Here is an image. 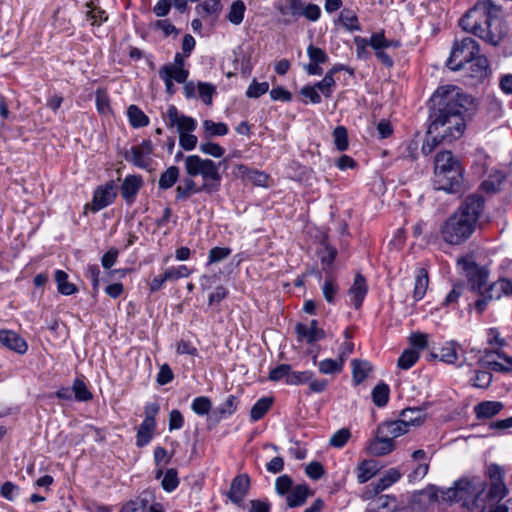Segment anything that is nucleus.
<instances>
[{
    "label": "nucleus",
    "instance_id": "obj_1",
    "mask_svg": "<svg viewBox=\"0 0 512 512\" xmlns=\"http://www.w3.org/2000/svg\"><path fill=\"white\" fill-rule=\"evenodd\" d=\"M438 106L429 125V133L442 136L446 142L460 139L466 129L465 113L472 104V97L453 85L439 87L432 96Z\"/></svg>",
    "mask_w": 512,
    "mask_h": 512
},
{
    "label": "nucleus",
    "instance_id": "obj_2",
    "mask_svg": "<svg viewBox=\"0 0 512 512\" xmlns=\"http://www.w3.org/2000/svg\"><path fill=\"white\" fill-rule=\"evenodd\" d=\"M461 28L491 45H497L507 34L502 9L491 0L478 1L460 19Z\"/></svg>",
    "mask_w": 512,
    "mask_h": 512
},
{
    "label": "nucleus",
    "instance_id": "obj_3",
    "mask_svg": "<svg viewBox=\"0 0 512 512\" xmlns=\"http://www.w3.org/2000/svg\"><path fill=\"white\" fill-rule=\"evenodd\" d=\"M484 198L472 194L441 225L440 235L450 245H460L474 233L484 211Z\"/></svg>",
    "mask_w": 512,
    "mask_h": 512
},
{
    "label": "nucleus",
    "instance_id": "obj_4",
    "mask_svg": "<svg viewBox=\"0 0 512 512\" xmlns=\"http://www.w3.org/2000/svg\"><path fill=\"white\" fill-rule=\"evenodd\" d=\"M463 169L451 151H441L435 155L433 185L437 190L448 193L460 191L463 183Z\"/></svg>",
    "mask_w": 512,
    "mask_h": 512
},
{
    "label": "nucleus",
    "instance_id": "obj_5",
    "mask_svg": "<svg viewBox=\"0 0 512 512\" xmlns=\"http://www.w3.org/2000/svg\"><path fill=\"white\" fill-rule=\"evenodd\" d=\"M166 125L169 128L176 127L179 133V145L186 151H191L197 146L198 139L192 134L197 127L194 118L180 114L174 105H170L166 111Z\"/></svg>",
    "mask_w": 512,
    "mask_h": 512
},
{
    "label": "nucleus",
    "instance_id": "obj_6",
    "mask_svg": "<svg viewBox=\"0 0 512 512\" xmlns=\"http://www.w3.org/2000/svg\"><path fill=\"white\" fill-rule=\"evenodd\" d=\"M185 171L188 176H201L203 183L215 186V192L219 190L221 175L219 165L208 158H201L199 155H189L184 159Z\"/></svg>",
    "mask_w": 512,
    "mask_h": 512
},
{
    "label": "nucleus",
    "instance_id": "obj_7",
    "mask_svg": "<svg viewBox=\"0 0 512 512\" xmlns=\"http://www.w3.org/2000/svg\"><path fill=\"white\" fill-rule=\"evenodd\" d=\"M479 52V44L473 38L465 37L460 41L456 40L447 60V66L453 71L461 70L465 64L474 60Z\"/></svg>",
    "mask_w": 512,
    "mask_h": 512
},
{
    "label": "nucleus",
    "instance_id": "obj_8",
    "mask_svg": "<svg viewBox=\"0 0 512 512\" xmlns=\"http://www.w3.org/2000/svg\"><path fill=\"white\" fill-rule=\"evenodd\" d=\"M153 144L151 140H143L140 144L132 146L124 154V158L134 166L147 169L152 163Z\"/></svg>",
    "mask_w": 512,
    "mask_h": 512
},
{
    "label": "nucleus",
    "instance_id": "obj_9",
    "mask_svg": "<svg viewBox=\"0 0 512 512\" xmlns=\"http://www.w3.org/2000/svg\"><path fill=\"white\" fill-rule=\"evenodd\" d=\"M194 177H186L182 180L181 184H179L176 188V200H187L193 194L206 192L213 193L215 192V186L208 185V183H202L201 186H197L196 182L193 179Z\"/></svg>",
    "mask_w": 512,
    "mask_h": 512
},
{
    "label": "nucleus",
    "instance_id": "obj_10",
    "mask_svg": "<svg viewBox=\"0 0 512 512\" xmlns=\"http://www.w3.org/2000/svg\"><path fill=\"white\" fill-rule=\"evenodd\" d=\"M0 343L10 351L23 355L28 350V343L17 332L8 329L0 330Z\"/></svg>",
    "mask_w": 512,
    "mask_h": 512
},
{
    "label": "nucleus",
    "instance_id": "obj_11",
    "mask_svg": "<svg viewBox=\"0 0 512 512\" xmlns=\"http://www.w3.org/2000/svg\"><path fill=\"white\" fill-rule=\"evenodd\" d=\"M116 197L114 183L109 182L104 186L98 187L93 195L91 210L97 212L110 205Z\"/></svg>",
    "mask_w": 512,
    "mask_h": 512
},
{
    "label": "nucleus",
    "instance_id": "obj_12",
    "mask_svg": "<svg viewBox=\"0 0 512 512\" xmlns=\"http://www.w3.org/2000/svg\"><path fill=\"white\" fill-rule=\"evenodd\" d=\"M438 491L435 485H428L425 489L413 494L411 507L413 510L423 511L435 503Z\"/></svg>",
    "mask_w": 512,
    "mask_h": 512
},
{
    "label": "nucleus",
    "instance_id": "obj_13",
    "mask_svg": "<svg viewBox=\"0 0 512 512\" xmlns=\"http://www.w3.org/2000/svg\"><path fill=\"white\" fill-rule=\"evenodd\" d=\"M507 494V488L505 486V482H490V487L488 492L484 495L483 491L477 493L473 499L474 504L477 507L485 508V499L488 501L495 502L503 499Z\"/></svg>",
    "mask_w": 512,
    "mask_h": 512
},
{
    "label": "nucleus",
    "instance_id": "obj_14",
    "mask_svg": "<svg viewBox=\"0 0 512 512\" xmlns=\"http://www.w3.org/2000/svg\"><path fill=\"white\" fill-rule=\"evenodd\" d=\"M149 407H146V416L143 422L140 424L137 436H136V445L138 447H143L147 445L153 437L156 422L153 415L148 412Z\"/></svg>",
    "mask_w": 512,
    "mask_h": 512
},
{
    "label": "nucleus",
    "instance_id": "obj_15",
    "mask_svg": "<svg viewBox=\"0 0 512 512\" xmlns=\"http://www.w3.org/2000/svg\"><path fill=\"white\" fill-rule=\"evenodd\" d=\"M317 324L318 322L315 319L310 322L309 326L298 323L295 328L298 337L300 339H305L308 343H313L323 339L325 337V332L323 329L318 328Z\"/></svg>",
    "mask_w": 512,
    "mask_h": 512
},
{
    "label": "nucleus",
    "instance_id": "obj_16",
    "mask_svg": "<svg viewBox=\"0 0 512 512\" xmlns=\"http://www.w3.org/2000/svg\"><path fill=\"white\" fill-rule=\"evenodd\" d=\"M142 178L137 175H128L121 184V195L124 200L131 204L142 186Z\"/></svg>",
    "mask_w": 512,
    "mask_h": 512
},
{
    "label": "nucleus",
    "instance_id": "obj_17",
    "mask_svg": "<svg viewBox=\"0 0 512 512\" xmlns=\"http://www.w3.org/2000/svg\"><path fill=\"white\" fill-rule=\"evenodd\" d=\"M368 288L365 278L361 274H356L354 282L349 289L351 302L356 309H359L367 294Z\"/></svg>",
    "mask_w": 512,
    "mask_h": 512
},
{
    "label": "nucleus",
    "instance_id": "obj_18",
    "mask_svg": "<svg viewBox=\"0 0 512 512\" xmlns=\"http://www.w3.org/2000/svg\"><path fill=\"white\" fill-rule=\"evenodd\" d=\"M394 449V441L387 436L379 435L371 440L367 446V450L374 456H383L389 454Z\"/></svg>",
    "mask_w": 512,
    "mask_h": 512
},
{
    "label": "nucleus",
    "instance_id": "obj_19",
    "mask_svg": "<svg viewBox=\"0 0 512 512\" xmlns=\"http://www.w3.org/2000/svg\"><path fill=\"white\" fill-rule=\"evenodd\" d=\"M409 429L400 419L385 421L378 426V434L394 439L407 433Z\"/></svg>",
    "mask_w": 512,
    "mask_h": 512
},
{
    "label": "nucleus",
    "instance_id": "obj_20",
    "mask_svg": "<svg viewBox=\"0 0 512 512\" xmlns=\"http://www.w3.org/2000/svg\"><path fill=\"white\" fill-rule=\"evenodd\" d=\"M504 405L499 401H483L474 407L477 419H489L497 415Z\"/></svg>",
    "mask_w": 512,
    "mask_h": 512
},
{
    "label": "nucleus",
    "instance_id": "obj_21",
    "mask_svg": "<svg viewBox=\"0 0 512 512\" xmlns=\"http://www.w3.org/2000/svg\"><path fill=\"white\" fill-rule=\"evenodd\" d=\"M249 488L250 482H231L225 495L233 504L239 505L245 499Z\"/></svg>",
    "mask_w": 512,
    "mask_h": 512
},
{
    "label": "nucleus",
    "instance_id": "obj_22",
    "mask_svg": "<svg viewBox=\"0 0 512 512\" xmlns=\"http://www.w3.org/2000/svg\"><path fill=\"white\" fill-rule=\"evenodd\" d=\"M424 411L420 408H406L400 414V420L405 426L410 427L419 426L424 421Z\"/></svg>",
    "mask_w": 512,
    "mask_h": 512
},
{
    "label": "nucleus",
    "instance_id": "obj_23",
    "mask_svg": "<svg viewBox=\"0 0 512 512\" xmlns=\"http://www.w3.org/2000/svg\"><path fill=\"white\" fill-rule=\"evenodd\" d=\"M429 284L428 272L424 268L417 269L415 277V285L413 291V298L415 301L423 299L426 294Z\"/></svg>",
    "mask_w": 512,
    "mask_h": 512
},
{
    "label": "nucleus",
    "instance_id": "obj_24",
    "mask_svg": "<svg viewBox=\"0 0 512 512\" xmlns=\"http://www.w3.org/2000/svg\"><path fill=\"white\" fill-rule=\"evenodd\" d=\"M309 495V489L305 484L297 485L287 495V505L289 507H298L305 503Z\"/></svg>",
    "mask_w": 512,
    "mask_h": 512
},
{
    "label": "nucleus",
    "instance_id": "obj_25",
    "mask_svg": "<svg viewBox=\"0 0 512 512\" xmlns=\"http://www.w3.org/2000/svg\"><path fill=\"white\" fill-rule=\"evenodd\" d=\"M380 471L379 463L375 460H364L357 467L358 480H370Z\"/></svg>",
    "mask_w": 512,
    "mask_h": 512
},
{
    "label": "nucleus",
    "instance_id": "obj_26",
    "mask_svg": "<svg viewBox=\"0 0 512 512\" xmlns=\"http://www.w3.org/2000/svg\"><path fill=\"white\" fill-rule=\"evenodd\" d=\"M372 371V366L368 361L354 359L352 361V378L355 385L362 383Z\"/></svg>",
    "mask_w": 512,
    "mask_h": 512
},
{
    "label": "nucleus",
    "instance_id": "obj_27",
    "mask_svg": "<svg viewBox=\"0 0 512 512\" xmlns=\"http://www.w3.org/2000/svg\"><path fill=\"white\" fill-rule=\"evenodd\" d=\"M470 63V72L473 78L483 79L488 75L489 62L485 56L479 54Z\"/></svg>",
    "mask_w": 512,
    "mask_h": 512
},
{
    "label": "nucleus",
    "instance_id": "obj_28",
    "mask_svg": "<svg viewBox=\"0 0 512 512\" xmlns=\"http://www.w3.org/2000/svg\"><path fill=\"white\" fill-rule=\"evenodd\" d=\"M55 281L57 283L59 293L63 295H72L78 291L75 284L68 281L67 273L62 270H56Z\"/></svg>",
    "mask_w": 512,
    "mask_h": 512
},
{
    "label": "nucleus",
    "instance_id": "obj_29",
    "mask_svg": "<svg viewBox=\"0 0 512 512\" xmlns=\"http://www.w3.org/2000/svg\"><path fill=\"white\" fill-rule=\"evenodd\" d=\"M245 11L246 6L242 0L233 1L227 15L228 21L233 25H240L243 22Z\"/></svg>",
    "mask_w": 512,
    "mask_h": 512
},
{
    "label": "nucleus",
    "instance_id": "obj_30",
    "mask_svg": "<svg viewBox=\"0 0 512 512\" xmlns=\"http://www.w3.org/2000/svg\"><path fill=\"white\" fill-rule=\"evenodd\" d=\"M127 115L131 126L134 128L145 127L149 124V118L136 105H130L128 107Z\"/></svg>",
    "mask_w": 512,
    "mask_h": 512
},
{
    "label": "nucleus",
    "instance_id": "obj_31",
    "mask_svg": "<svg viewBox=\"0 0 512 512\" xmlns=\"http://www.w3.org/2000/svg\"><path fill=\"white\" fill-rule=\"evenodd\" d=\"M179 168L177 166L168 167L163 173H161L158 186L160 189H169L174 186L179 178Z\"/></svg>",
    "mask_w": 512,
    "mask_h": 512
},
{
    "label": "nucleus",
    "instance_id": "obj_32",
    "mask_svg": "<svg viewBox=\"0 0 512 512\" xmlns=\"http://www.w3.org/2000/svg\"><path fill=\"white\" fill-rule=\"evenodd\" d=\"M273 404V398L262 397L260 398L250 410V418L252 421L260 420L271 408Z\"/></svg>",
    "mask_w": 512,
    "mask_h": 512
},
{
    "label": "nucleus",
    "instance_id": "obj_33",
    "mask_svg": "<svg viewBox=\"0 0 512 512\" xmlns=\"http://www.w3.org/2000/svg\"><path fill=\"white\" fill-rule=\"evenodd\" d=\"M344 359L342 356H339L338 359H324L320 361L318 368L320 373L322 374H337L343 370Z\"/></svg>",
    "mask_w": 512,
    "mask_h": 512
},
{
    "label": "nucleus",
    "instance_id": "obj_34",
    "mask_svg": "<svg viewBox=\"0 0 512 512\" xmlns=\"http://www.w3.org/2000/svg\"><path fill=\"white\" fill-rule=\"evenodd\" d=\"M205 137L224 136L228 133V127L223 122H214L212 120H204L202 123Z\"/></svg>",
    "mask_w": 512,
    "mask_h": 512
},
{
    "label": "nucleus",
    "instance_id": "obj_35",
    "mask_svg": "<svg viewBox=\"0 0 512 512\" xmlns=\"http://www.w3.org/2000/svg\"><path fill=\"white\" fill-rule=\"evenodd\" d=\"M195 10L202 17L208 15L217 16L222 10V4L220 0H205L198 4Z\"/></svg>",
    "mask_w": 512,
    "mask_h": 512
},
{
    "label": "nucleus",
    "instance_id": "obj_36",
    "mask_svg": "<svg viewBox=\"0 0 512 512\" xmlns=\"http://www.w3.org/2000/svg\"><path fill=\"white\" fill-rule=\"evenodd\" d=\"M389 386L385 383L377 384L372 390V401L378 407H383L389 400Z\"/></svg>",
    "mask_w": 512,
    "mask_h": 512
},
{
    "label": "nucleus",
    "instance_id": "obj_37",
    "mask_svg": "<svg viewBox=\"0 0 512 512\" xmlns=\"http://www.w3.org/2000/svg\"><path fill=\"white\" fill-rule=\"evenodd\" d=\"M478 272H470V276H468V280L472 285V288L478 291H485L487 280H488V272L478 266Z\"/></svg>",
    "mask_w": 512,
    "mask_h": 512
},
{
    "label": "nucleus",
    "instance_id": "obj_38",
    "mask_svg": "<svg viewBox=\"0 0 512 512\" xmlns=\"http://www.w3.org/2000/svg\"><path fill=\"white\" fill-rule=\"evenodd\" d=\"M149 494L144 492L141 496L134 500L128 501L120 510V512H139L144 511L149 503Z\"/></svg>",
    "mask_w": 512,
    "mask_h": 512
},
{
    "label": "nucleus",
    "instance_id": "obj_39",
    "mask_svg": "<svg viewBox=\"0 0 512 512\" xmlns=\"http://www.w3.org/2000/svg\"><path fill=\"white\" fill-rule=\"evenodd\" d=\"M368 41H369V46H371L375 50V52L377 50H382L385 48H389L391 46H394V47L399 46L398 42L386 39L383 32H378V33L372 34V36L370 37V39Z\"/></svg>",
    "mask_w": 512,
    "mask_h": 512
},
{
    "label": "nucleus",
    "instance_id": "obj_40",
    "mask_svg": "<svg viewBox=\"0 0 512 512\" xmlns=\"http://www.w3.org/2000/svg\"><path fill=\"white\" fill-rule=\"evenodd\" d=\"M159 71H166L168 78L177 83L183 84L186 82L189 71L182 67H174L172 65H164Z\"/></svg>",
    "mask_w": 512,
    "mask_h": 512
},
{
    "label": "nucleus",
    "instance_id": "obj_41",
    "mask_svg": "<svg viewBox=\"0 0 512 512\" xmlns=\"http://www.w3.org/2000/svg\"><path fill=\"white\" fill-rule=\"evenodd\" d=\"M72 392L77 401L85 402L91 400L93 397L92 393L88 390L86 384L78 378H76L73 381Z\"/></svg>",
    "mask_w": 512,
    "mask_h": 512
},
{
    "label": "nucleus",
    "instance_id": "obj_42",
    "mask_svg": "<svg viewBox=\"0 0 512 512\" xmlns=\"http://www.w3.org/2000/svg\"><path fill=\"white\" fill-rule=\"evenodd\" d=\"M447 142L442 139V136H439L436 133L427 132V136L422 144L421 151L424 155H429L434 151V149L440 144H446Z\"/></svg>",
    "mask_w": 512,
    "mask_h": 512
},
{
    "label": "nucleus",
    "instance_id": "obj_43",
    "mask_svg": "<svg viewBox=\"0 0 512 512\" xmlns=\"http://www.w3.org/2000/svg\"><path fill=\"white\" fill-rule=\"evenodd\" d=\"M418 359V351L414 349H407L400 355L397 365L401 369L408 370L418 361Z\"/></svg>",
    "mask_w": 512,
    "mask_h": 512
},
{
    "label": "nucleus",
    "instance_id": "obj_44",
    "mask_svg": "<svg viewBox=\"0 0 512 512\" xmlns=\"http://www.w3.org/2000/svg\"><path fill=\"white\" fill-rule=\"evenodd\" d=\"M396 500L394 497H391L389 495H381L378 494L373 501L370 502L368 508H373L374 511H378V509H382V511H391L392 509H389L390 504H393V507H395Z\"/></svg>",
    "mask_w": 512,
    "mask_h": 512
},
{
    "label": "nucleus",
    "instance_id": "obj_45",
    "mask_svg": "<svg viewBox=\"0 0 512 512\" xmlns=\"http://www.w3.org/2000/svg\"><path fill=\"white\" fill-rule=\"evenodd\" d=\"M211 408V400L206 396H199L194 398L191 404L192 411L199 416H204L208 414Z\"/></svg>",
    "mask_w": 512,
    "mask_h": 512
},
{
    "label": "nucleus",
    "instance_id": "obj_46",
    "mask_svg": "<svg viewBox=\"0 0 512 512\" xmlns=\"http://www.w3.org/2000/svg\"><path fill=\"white\" fill-rule=\"evenodd\" d=\"M238 399L234 395H229L227 399L217 408L220 418L231 416L237 409Z\"/></svg>",
    "mask_w": 512,
    "mask_h": 512
},
{
    "label": "nucleus",
    "instance_id": "obj_47",
    "mask_svg": "<svg viewBox=\"0 0 512 512\" xmlns=\"http://www.w3.org/2000/svg\"><path fill=\"white\" fill-rule=\"evenodd\" d=\"M497 355L503 362L490 361L487 363L493 371L496 372H511L512 371V357L507 356L504 353L497 352Z\"/></svg>",
    "mask_w": 512,
    "mask_h": 512
},
{
    "label": "nucleus",
    "instance_id": "obj_48",
    "mask_svg": "<svg viewBox=\"0 0 512 512\" xmlns=\"http://www.w3.org/2000/svg\"><path fill=\"white\" fill-rule=\"evenodd\" d=\"M313 86L326 98H329L335 90L336 82L334 77L330 76V74H325L324 78Z\"/></svg>",
    "mask_w": 512,
    "mask_h": 512
},
{
    "label": "nucleus",
    "instance_id": "obj_49",
    "mask_svg": "<svg viewBox=\"0 0 512 512\" xmlns=\"http://www.w3.org/2000/svg\"><path fill=\"white\" fill-rule=\"evenodd\" d=\"M489 289L490 285L488 286V288L485 289V291L480 292L483 295V297L475 302V309L479 313H482L486 309L488 301L492 299H499L502 296L500 291H490Z\"/></svg>",
    "mask_w": 512,
    "mask_h": 512
},
{
    "label": "nucleus",
    "instance_id": "obj_50",
    "mask_svg": "<svg viewBox=\"0 0 512 512\" xmlns=\"http://www.w3.org/2000/svg\"><path fill=\"white\" fill-rule=\"evenodd\" d=\"M339 287L333 278H327L322 285V293L325 300L332 304L335 302V297L338 293Z\"/></svg>",
    "mask_w": 512,
    "mask_h": 512
},
{
    "label": "nucleus",
    "instance_id": "obj_51",
    "mask_svg": "<svg viewBox=\"0 0 512 512\" xmlns=\"http://www.w3.org/2000/svg\"><path fill=\"white\" fill-rule=\"evenodd\" d=\"M392 482H377L372 483L370 486L366 487V489L362 493V498L364 500L373 501L374 498L387 489Z\"/></svg>",
    "mask_w": 512,
    "mask_h": 512
},
{
    "label": "nucleus",
    "instance_id": "obj_52",
    "mask_svg": "<svg viewBox=\"0 0 512 512\" xmlns=\"http://www.w3.org/2000/svg\"><path fill=\"white\" fill-rule=\"evenodd\" d=\"M351 437L350 430L347 428H342L336 431L329 440V444L334 448H342L346 445L348 440Z\"/></svg>",
    "mask_w": 512,
    "mask_h": 512
},
{
    "label": "nucleus",
    "instance_id": "obj_53",
    "mask_svg": "<svg viewBox=\"0 0 512 512\" xmlns=\"http://www.w3.org/2000/svg\"><path fill=\"white\" fill-rule=\"evenodd\" d=\"M456 345L455 342H449L443 346L440 350V360L448 364L456 363L458 359Z\"/></svg>",
    "mask_w": 512,
    "mask_h": 512
},
{
    "label": "nucleus",
    "instance_id": "obj_54",
    "mask_svg": "<svg viewBox=\"0 0 512 512\" xmlns=\"http://www.w3.org/2000/svg\"><path fill=\"white\" fill-rule=\"evenodd\" d=\"M334 144L339 151L348 148V134L344 126H337L333 131Z\"/></svg>",
    "mask_w": 512,
    "mask_h": 512
},
{
    "label": "nucleus",
    "instance_id": "obj_55",
    "mask_svg": "<svg viewBox=\"0 0 512 512\" xmlns=\"http://www.w3.org/2000/svg\"><path fill=\"white\" fill-rule=\"evenodd\" d=\"M313 372L311 371H290L286 383L288 385H301L311 380Z\"/></svg>",
    "mask_w": 512,
    "mask_h": 512
},
{
    "label": "nucleus",
    "instance_id": "obj_56",
    "mask_svg": "<svg viewBox=\"0 0 512 512\" xmlns=\"http://www.w3.org/2000/svg\"><path fill=\"white\" fill-rule=\"evenodd\" d=\"M190 275V270L185 265H179L177 267H171L165 270L164 279L168 281H176L180 278H186Z\"/></svg>",
    "mask_w": 512,
    "mask_h": 512
},
{
    "label": "nucleus",
    "instance_id": "obj_57",
    "mask_svg": "<svg viewBox=\"0 0 512 512\" xmlns=\"http://www.w3.org/2000/svg\"><path fill=\"white\" fill-rule=\"evenodd\" d=\"M269 90L268 82H258L255 79L251 82L246 91L248 98H259Z\"/></svg>",
    "mask_w": 512,
    "mask_h": 512
},
{
    "label": "nucleus",
    "instance_id": "obj_58",
    "mask_svg": "<svg viewBox=\"0 0 512 512\" xmlns=\"http://www.w3.org/2000/svg\"><path fill=\"white\" fill-rule=\"evenodd\" d=\"M87 7L89 10L86 15L92 25H100L107 20L106 12L101 8L93 6L92 3H87Z\"/></svg>",
    "mask_w": 512,
    "mask_h": 512
},
{
    "label": "nucleus",
    "instance_id": "obj_59",
    "mask_svg": "<svg viewBox=\"0 0 512 512\" xmlns=\"http://www.w3.org/2000/svg\"><path fill=\"white\" fill-rule=\"evenodd\" d=\"M215 92H216V89H215L214 85H212L210 83H206V82L198 83L199 97L201 98L203 103H205L206 105L212 104V98H213V95L215 94Z\"/></svg>",
    "mask_w": 512,
    "mask_h": 512
},
{
    "label": "nucleus",
    "instance_id": "obj_60",
    "mask_svg": "<svg viewBox=\"0 0 512 512\" xmlns=\"http://www.w3.org/2000/svg\"><path fill=\"white\" fill-rule=\"evenodd\" d=\"M199 149L202 153L213 156L215 158H220L225 153L224 148L214 142L201 143Z\"/></svg>",
    "mask_w": 512,
    "mask_h": 512
},
{
    "label": "nucleus",
    "instance_id": "obj_61",
    "mask_svg": "<svg viewBox=\"0 0 512 512\" xmlns=\"http://www.w3.org/2000/svg\"><path fill=\"white\" fill-rule=\"evenodd\" d=\"M429 464L423 463H412L411 472L407 475L410 480H422L428 473Z\"/></svg>",
    "mask_w": 512,
    "mask_h": 512
},
{
    "label": "nucleus",
    "instance_id": "obj_62",
    "mask_svg": "<svg viewBox=\"0 0 512 512\" xmlns=\"http://www.w3.org/2000/svg\"><path fill=\"white\" fill-rule=\"evenodd\" d=\"M291 371V366L288 364H280L277 367L273 368L269 372L268 379L270 381H279L283 378L288 379V376Z\"/></svg>",
    "mask_w": 512,
    "mask_h": 512
},
{
    "label": "nucleus",
    "instance_id": "obj_63",
    "mask_svg": "<svg viewBox=\"0 0 512 512\" xmlns=\"http://www.w3.org/2000/svg\"><path fill=\"white\" fill-rule=\"evenodd\" d=\"M307 54L311 62L324 64L328 60V55L326 52L312 44L308 46Z\"/></svg>",
    "mask_w": 512,
    "mask_h": 512
},
{
    "label": "nucleus",
    "instance_id": "obj_64",
    "mask_svg": "<svg viewBox=\"0 0 512 512\" xmlns=\"http://www.w3.org/2000/svg\"><path fill=\"white\" fill-rule=\"evenodd\" d=\"M490 291H500L501 295H512V281L507 278L499 279L490 285Z\"/></svg>",
    "mask_w": 512,
    "mask_h": 512
}]
</instances>
